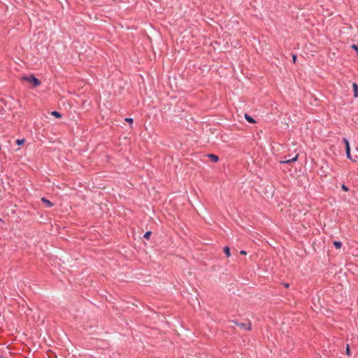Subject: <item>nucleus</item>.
I'll return each instance as SVG.
<instances>
[{
    "label": "nucleus",
    "instance_id": "9d476101",
    "mask_svg": "<svg viewBox=\"0 0 358 358\" xmlns=\"http://www.w3.org/2000/svg\"><path fill=\"white\" fill-rule=\"evenodd\" d=\"M224 252L225 253L227 257H230V255H231L230 249L228 246H226L224 248Z\"/></svg>",
    "mask_w": 358,
    "mask_h": 358
},
{
    "label": "nucleus",
    "instance_id": "1a4fd4ad",
    "mask_svg": "<svg viewBox=\"0 0 358 358\" xmlns=\"http://www.w3.org/2000/svg\"><path fill=\"white\" fill-rule=\"evenodd\" d=\"M333 244L336 249H340L342 246V243L341 241H334Z\"/></svg>",
    "mask_w": 358,
    "mask_h": 358
},
{
    "label": "nucleus",
    "instance_id": "7ed1b4c3",
    "mask_svg": "<svg viewBox=\"0 0 358 358\" xmlns=\"http://www.w3.org/2000/svg\"><path fill=\"white\" fill-rule=\"evenodd\" d=\"M343 142L344 143V144L345 145V152H346L347 157L350 159H352L351 155H350V147L349 141H348L347 138H343Z\"/></svg>",
    "mask_w": 358,
    "mask_h": 358
},
{
    "label": "nucleus",
    "instance_id": "4468645a",
    "mask_svg": "<svg viewBox=\"0 0 358 358\" xmlns=\"http://www.w3.org/2000/svg\"><path fill=\"white\" fill-rule=\"evenodd\" d=\"M151 234V232L150 231H147L145 234H144V238H146V239H148L150 236Z\"/></svg>",
    "mask_w": 358,
    "mask_h": 358
},
{
    "label": "nucleus",
    "instance_id": "20e7f679",
    "mask_svg": "<svg viewBox=\"0 0 358 358\" xmlns=\"http://www.w3.org/2000/svg\"><path fill=\"white\" fill-rule=\"evenodd\" d=\"M238 327H240L243 329H245V330H248V331L251 330V328H252L250 322H248L247 323H240V324H238Z\"/></svg>",
    "mask_w": 358,
    "mask_h": 358
},
{
    "label": "nucleus",
    "instance_id": "a211bd4d",
    "mask_svg": "<svg viewBox=\"0 0 358 358\" xmlns=\"http://www.w3.org/2000/svg\"><path fill=\"white\" fill-rule=\"evenodd\" d=\"M342 189L345 191H348V188L345 185H342Z\"/></svg>",
    "mask_w": 358,
    "mask_h": 358
},
{
    "label": "nucleus",
    "instance_id": "4be33fe9",
    "mask_svg": "<svg viewBox=\"0 0 358 358\" xmlns=\"http://www.w3.org/2000/svg\"><path fill=\"white\" fill-rule=\"evenodd\" d=\"M0 358H2V357H0Z\"/></svg>",
    "mask_w": 358,
    "mask_h": 358
},
{
    "label": "nucleus",
    "instance_id": "39448f33",
    "mask_svg": "<svg viewBox=\"0 0 358 358\" xmlns=\"http://www.w3.org/2000/svg\"><path fill=\"white\" fill-rule=\"evenodd\" d=\"M41 201L46 205L47 207H52L53 206V203L49 201L48 199H45V197L41 198Z\"/></svg>",
    "mask_w": 358,
    "mask_h": 358
},
{
    "label": "nucleus",
    "instance_id": "aec40b11",
    "mask_svg": "<svg viewBox=\"0 0 358 358\" xmlns=\"http://www.w3.org/2000/svg\"><path fill=\"white\" fill-rule=\"evenodd\" d=\"M233 323H234L236 325L238 326V324H240L239 322H238L237 321H232Z\"/></svg>",
    "mask_w": 358,
    "mask_h": 358
},
{
    "label": "nucleus",
    "instance_id": "423d86ee",
    "mask_svg": "<svg viewBox=\"0 0 358 358\" xmlns=\"http://www.w3.org/2000/svg\"><path fill=\"white\" fill-rule=\"evenodd\" d=\"M208 157L214 162H217L219 160L218 156H217L214 154H209V155H208Z\"/></svg>",
    "mask_w": 358,
    "mask_h": 358
},
{
    "label": "nucleus",
    "instance_id": "9b49d317",
    "mask_svg": "<svg viewBox=\"0 0 358 358\" xmlns=\"http://www.w3.org/2000/svg\"><path fill=\"white\" fill-rule=\"evenodd\" d=\"M51 114H52L53 116H55V117H57V118H60V117H62V115H61V113H59V112H57V111H52V112L51 113Z\"/></svg>",
    "mask_w": 358,
    "mask_h": 358
},
{
    "label": "nucleus",
    "instance_id": "412c9836",
    "mask_svg": "<svg viewBox=\"0 0 358 358\" xmlns=\"http://www.w3.org/2000/svg\"><path fill=\"white\" fill-rule=\"evenodd\" d=\"M284 285H285V287H289V284H287V283H285Z\"/></svg>",
    "mask_w": 358,
    "mask_h": 358
},
{
    "label": "nucleus",
    "instance_id": "6e6552de",
    "mask_svg": "<svg viewBox=\"0 0 358 358\" xmlns=\"http://www.w3.org/2000/svg\"><path fill=\"white\" fill-rule=\"evenodd\" d=\"M245 118L250 123H255V120L252 117H250L249 115H248V114H245Z\"/></svg>",
    "mask_w": 358,
    "mask_h": 358
},
{
    "label": "nucleus",
    "instance_id": "f8f14e48",
    "mask_svg": "<svg viewBox=\"0 0 358 358\" xmlns=\"http://www.w3.org/2000/svg\"><path fill=\"white\" fill-rule=\"evenodd\" d=\"M24 139H17L16 140V143L18 145H23L24 143Z\"/></svg>",
    "mask_w": 358,
    "mask_h": 358
},
{
    "label": "nucleus",
    "instance_id": "dca6fc26",
    "mask_svg": "<svg viewBox=\"0 0 358 358\" xmlns=\"http://www.w3.org/2000/svg\"><path fill=\"white\" fill-rule=\"evenodd\" d=\"M124 120L130 124L133 123V119L131 117H127Z\"/></svg>",
    "mask_w": 358,
    "mask_h": 358
},
{
    "label": "nucleus",
    "instance_id": "ddd939ff",
    "mask_svg": "<svg viewBox=\"0 0 358 358\" xmlns=\"http://www.w3.org/2000/svg\"><path fill=\"white\" fill-rule=\"evenodd\" d=\"M346 355L348 356H350L351 355V352H350L349 345H347V347H346Z\"/></svg>",
    "mask_w": 358,
    "mask_h": 358
},
{
    "label": "nucleus",
    "instance_id": "f257e3e1",
    "mask_svg": "<svg viewBox=\"0 0 358 358\" xmlns=\"http://www.w3.org/2000/svg\"><path fill=\"white\" fill-rule=\"evenodd\" d=\"M22 80L33 83L34 87L39 86L41 83V81L33 75L23 76Z\"/></svg>",
    "mask_w": 358,
    "mask_h": 358
},
{
    "label": "nucleus",
    "instance_id": "6ab92c4d",
    "mask_svg": "<svg viewBox=\"0 0 358 358\" xmlns=\"http://www.w3.org/2000/svg\"><path fill=\"white\" fill-rule=\"evenodd\" d=\"M240 253H241V255H245L247 254V253H246V252H245V250H241V251L240 252Z\"/></svg>",
    "mask_w": 358,
    "mask_h": 358
},
{
    "label": "nucleus",
    "instance_id": "f03ea898",
    "mask_svg": "<svg viewBox=\"0 0 358 358\" xmlns=\"http://www.w3.org/2000/svg\"><path fill=\"white\" fill-rule=\"evenodd\" d=\"M298 154H296L294 157H290V156H284L283 157H282L280 162L282 164H287L289 162H296L298 159Z\"/></svg>",
    "mask_w": 358,
    "mask_h": 358
},
{
    "label": "nucleus",
    "instance_id": "2eb2a0df",
    "mask_svg": "<svg viewBox=\"0 0 358 358\" xmlns=\"http://www.w3.org/2000/svg\"><path fill=\"white\" fill-rule=\"evenodd\" d=\"M351 48L353 50H356L357 52V55H358V46L357 45L353 44V45H351Z\"/></svg>",
    "mask_w": 358,
    "mask_h": 358
},
{
    "label": "nucleus",
    "instance_id": "0eeeda50",
    "mask_svg": "<svg viewBox=\"0 0 358 358\" xmlns=\"http://www.w3.org/2000/svg\"><path fill=\"white\" fill-rule=\"evenodd\" d=\"M353 91L355 97H358V85L356 83L353 84Z\"/></svg>",
    "mask_w": 358,
    "mask_h": 358
},
{
    "label": "nucleus",
    "instance_id": "f3484780",
    "mask_svg": "<svg viewBox=\"0 0 358 358\" xmlns=\"http://www.w3.org/2000/svg\"><path fill=\"white\" fill-rule=\"evenodd\" d=\"M292 60H293V62L295 63L296 62V55H292Z\"/></svg>",
    "mask_w": 358,
    "mask_h": 358
}]
</instances>
